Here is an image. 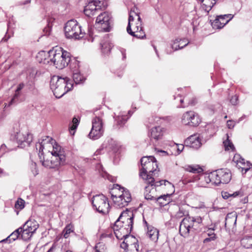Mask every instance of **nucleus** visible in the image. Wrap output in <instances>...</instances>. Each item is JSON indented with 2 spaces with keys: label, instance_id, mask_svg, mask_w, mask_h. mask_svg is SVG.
Masks as SVG:
<instances>
[{
  "label": "nucleus",
  "instance_id": "nucleus-58",
  "mask_svg": "<svg viewBox=\"0 0 252 252\" xmlns=\"http://www.w3.org/2000/svg\"><path fill=\"white\" fill-rule=\"evenodd\" d=\"M158 152H159V153H163V154H164V155H166V154H167L166 152H165V151H162V150H158Z\"/></svg>",
  "mask_w": 252,
  "mask_h": 252
},
{
  "label": "nucleus",
  "instance_id": "nucleus-52",
  "mask_svg": "<svg viewBox=\"0 0 252 252\" xmlns=\"http://www.w3.org/2000/svg\"><path fill=\"white\" fill-rule=\"evenodd\" d=\"M184 148V146L182 144L177 145V150L180 152H181Z\"/></svg>",
  "mask_w": 252,
  "mask_h": 252
},
{
  "label": "nucleus",
  "instance_id": "nucleus-35",
  "mask_svg": "<svg viewBox=\"0 0 252 252\" xmlns=\"http://www.w3.org/2000/svg\"><path fill=\"white\" fill-rule=\"evenodd\" d=\"M21 228H18L16 230H15L13 232H12L7 238L2 240L1 242H5V241H9L10 242L11 240H12V241L16 240V239H17L19 238L20 235H21Z\"/></svg>",
  "mask_w": 252,
  "mask_h": 252
},
{
  "label": "nucleus",
  "instance_id": "nucleus-26",
  "mask_svg": "<svg viewBox=\"0 0 252 252\" xmlns=\"http://www.w3.org/2000/svg\"><path fill=\"white\" fill-rule=\"evenodd\" d=\"M42 164L44 167L49 168H55L60 165H63V163H61L60 161L57 160V158H55L53 157L51 158V159L50 160H44L42 161Z\"/></svg>",
  "mask_w": 252,
  "mask_h": 252
},
{
  "label": "nucleus",
  "instance_id": "nucleus-51",
  "mask_svg": "<svg viewBox=\"0 0 252 252\" xmlns=\"http://www.w3.org/2000/svg\"><path fill=\"white\" fill-rule=\"evenodd\" d=\"M235 124V122L233 121L229 120L227 122V125L229 128H232L234 127Z\"/></svg>",
  "mask_w": 252,
  "mask_h": 252
},
{
  "label": "nucleus",
  "instance_id": "nucleus-46",
  "mask_svg": "<svg viewBox=\"0 0 252 252\" xmlns=\"http://www.w3.org/2000/svg\"><path fill=\"white\" fill-rule=\"evenodd\" d=\"M252 165V164H251L249 161H247V164L245 165V166H241L239 168H241L242 169V171L243 170H245V173H246L251 169V166Z\"/></svg>",
  "mask_w": 252,
  "mask_h": 252
},
{
  "label": "nucleus",
  "instance_id": "nucleus-49",
  "mask_svg": "<svg viewBox=\"0 0 252 252\" xmlns=\"http://www.w3.org/2000/svg\"><path fill=\"white\" fill-rule=\"evenodd\" d=\"M238 97L237 95H234L231 98L230 101L232 105H236L237 103Z\"/></svg>",
  "mask_w": 252,
  "mask_h": 252
},
{
  "label": "nucleus",
  "instance_id": "nucleus-45",
  "mask_svg": "<svg viewBox=\"0 0 252 252\" xmlns=\"http://www.w3.org/2000/svg\"><path fill=\"white\" fill-rule=\"evenodd\" d=\"M72 125L70 126V128L71 130H75L76 129L78 125H79V122L76 117H74L72 119Z\"/></svg>",
  "mask_w": 252,
  "mask_h": 252
},
{
  "label": "nucleus",
  "instance_id": "nucleus-18",
  "mask_svg": "<svg viewBox=\"0 0 252 252\" xmlns=\"http://www.w3.org/2000/svg\"><path fill=\"white\" fill-rule=\"evenodd\" d=\"M102 4V3L100 0H90L85 6L84 10L85 14L88 17L94 15L96 11L100 8Z\"/></svg>",
  "mask_w": 252,
  "mask_h": 252
},
{
  "label": "nucleus",
  "instance_id": "nucleus-11",
  "mask_svg": "<svg viewBox=\"0 0 252 252\" xmlns=\"http://www.w3.org/2000/svg\"><path fill=\"white\" fill-rule=\"evenodd\" d=\"M112 16L107 12L100 14L96 19L95 27L99 31L109 32L112 24Z\"/></svg>",
  "mask_w": 252,
  "mask_h": 252
},
{
  "label": "nucleus",
  "instance_id": "nucleus-36",
  "mask_svg": "<svg viewBox=\"0 0 252 252\" xmlns=\"http://www.w3.org/2000/svg\"><path fill=\"white\" fill-rule=\"evenodd\" d=\"M177 212L174 215V217L177 219H180L183 216L188 215V212L186 211L183 207H179L177 206H175Z\"/></svg>",
  "mask_w": 252,
  "mask_h": 252
},
{
  "label": "nucleus",
  "instance_id": "nucleus-37",
  "mask_svg": "<svg viewBox=\"0 0 252 252\" xmlns=\"http://www.w3.org/2000/svg\"><path fill=\"white\" fill-rule=\"evenodd\" d=\"M155 157L153 156L144 157L141 158L140 162L142 168L145 166L150 162V161L155 160Z\"/></svg>",
  "mask_w": 252,
  "mask_h": 252
},
{
  "label": "nucleus",
  "instance_id": "nucleus-33",
  "mask_svg": "<svg viewBox=\"0 0 252 252\" xmlns=\"http://www.w3.org/2000/svg\"><path fill=\"white\" fill-rule=\"evenodd\" d=\"M186 171L192 173H200L203 172V169L198 165H188L184 167Z\"/></svg>",
  "mask_w": 252,
  "mask_h": 252
},
{
  "label": "nucleus",
  "instance_id": "nucleus-32",
  "mask_svg": "<svg viewBox=\"0 0 252 252\" xmlns=\"http://www.w3.org/2000/svg\"><path fill=\"white\" fill-rule=\"evenodd\" d=\"M100 45L102 51L104 54L109 53L113 46L107 38L106 39H104V40L100 43Z\"/></svg>",
  "mask_w": 252,
  "mask_h": 252
},
{
  "label": "nucleus",
  "instance_id": "nucleus-42",
  "mask_svg": "<svg viewBox=\"0 0 252 252\" xmlns=\"http://www.w3.org/2000/svg\"><path fill=\"white\" fill-rule=\"evenodd\" d=\"M25 207V201L21 198L17 200L15 204V207L17 209L22 210Z\"/></svg>",
  "mask_w": 252,
  "mask_h": 252
},
{
  "label": "nucleus",
  "instance_id": "nucleus-43",
  "mask_svg": "<svg viewBox=\"0 0 252 252\" xmlns=\"http://www.w3.org/2000/svg\"><path fill=\"white\" fill-rule=\"evenodd\" d=\"M73 232V229L71 225L66 226L63 230V237L65 238L68 237L69 234Z\"/></svg>",
  "mask_w": 252,
  "mask_h": 252
},
{
  "label": "nucleus",
  "instance_id": "nucleus-27",
  "mask_svg": "<svg viewBox=\"0 0 252 252\" xmlns=\"http://www.w3.org/2000/svg\"><path fill=\"white\" fill-rule=\"evenodd\" d=\"M186 41L187 40L186 39H181L179 38H177L174 41L173 43L172 44L171 48L174 51H176L178 49H183L189 43V42H186Z\"/></svg>",
  "mask_w": 252,
  "mask_h": 252
},
{
  "label": "nucleus",
  "instance_id": "nucleus-44",
  "mask_svg": "<svg viewBox=\"0 0 252 252\" xmlns=\"http://www.w3.org/2000/svg\"><path fill=\"white\" fill-rule=\"evenodd\" d=\"M160 118L157 116H152L148 118V122L150 124H159Z\"/></svg>",
  "mask_w": 252,
  "mask_h": 252
},
{
  "label": "nucleus",
  "instance_id": "nucleus-56",
  "mask_svg": "<svg viewBox=\"0 0 252 252\" xmlns=\"http://www.w3.org/2000/svg\"><path fill=\"white\" fill-rule=\"evenodd\" d=\"M5 147H6V146L5 145H2L1 146V147L0 148V152L3 151L2 154H3L4 152Z\"/></svg>",
  "mask_w": 252,
  "mask_h": 252
},
{
  "label": "nucleus",
  "instance_id": "nucleus-29",
  "mask_svg": "<svg viewBox=\"0 0 252 252\" xmlns=\"http://www.w3.org/2000/svg\"><path fill=\"white\" fill-rule=\"evenodd\" d=\"M24 86L25 85L23 83L19 84L17 89L15 91V93L13 98L9 102V103L8 104L9 106L12 105L13 104L17 103V102H18V98L20 96V92L24 87Z\"/></svg>",
  "mask_w": 252,
  "mask_h": 252
},
{
  "label": "nucleus",
  "instance_id": "nucleus-5",
  "mask_svg": "<svg viewBox=\"0 0 252 252\" xmlns=\"http://www.w3.org/2000/svg\"><path fill=\"white\" fill-rule=\"evenodd\" d=\"M158 165L156 158L155 160L150 161V162L142 168L140 171V176L144 179L146 180L147 183L151 185V186H160L162 184L165 186L167 184L170 187L174 188L173 185L167 180H161L159 181L155 182L154 178L151 176V173H154L157 171Z\"/></svg>",
  "mask_w": 252,
  "mask_h": 252
},
{
  "label": "nucleus",
  "instance_id": "nucleus-8",
  "mask_svg": "<svg viewBox=\"0 0 252 252\" xmlns=\"http://www.w3.org/2000/svg\"><path fill=\"white\" fill-rule=\"evenodd\" d=\"M65 36L67 38L79 39L85 35V32L81 29V27L77 21H68L64 27Z\"/></svg>",
  "mask_w": 252,
  "mask_h": 252
},
{
  "label": "nucleus",
  "instance_id": "nucleus-60",
  "mask_svg": "<svg viewBox=\"0 0 252 252\" xmlns=\"http://www.w3.org/2000/svg\"><path fill=\"white\" fill-rule=\"evenodd\" d=\"M122 54H123V59H125L126 57L125 53L122 52Z\"/></svg>",
  "mask_w": 252,
  "mask_h": 252
},
{
  "label": "nucleus",
  "instance_id": "nucleus-50",
  "mask_svg": "<svg viewBox=\"0 0 252 252\" xmlns=\"http://www.w3.org/2000/svg\"><path fill=\"white\" fill-rule=\"evenodd\" d=\"M136 12V15H134V18L135 17H137V22L136 23L138 24H140V25H142V20L139 15V13L138 12Z\"/></svg>",
  "mask_w": 252,
  "mask_h": 252
},
{
  "label": "nucleus",
  "instance_id": "nucleus-63",
  "mask_svg": "<svg viewBox=\"0 0 252 252\" xmlns=\"http://www.w3.org/2000/svg\"><path fill=\"white\" fill-rule=\"evenodd\" d=\"M186 106H185V105H182L180 107H183V108H184V107H185Z\"/></svg>",
  "mask_w": 252,
  "mask_h": 252
},
{
  "label": "nucleus",
  "instance_id": "nucleus-7",
  "mask_svg": "<svg viewBox=\"0 0 252 252\" xmlns=\"http://www.w3.org/2000/svg\"><path fill=\"white\" fill-rule=\"evenodd\" d=\"M95 116L92 119V127L88 135L89 138L93 140L98 139L101 137L104 132L103 113L101 111L96 112Z\"/></svg>",
  "mask_w": 252,
  "mask_h": 252
},
{
  "label": "nucleus",
  "instance_id": "nucleus-14",
  "mask_svg": "<svg viewBox=\"0 0 252 252\" xmlns=\"http://www.w3.org/2000/svg\"><path fill=\"white\" fill-rule=\"evenodd\" d=\"M124 241L121 244V248L126 251L125 252H138V241L133 236L123 238Z\"/></svg>",
  "mask_w": 252,
  "mask_h": 252
},
{
  "label": "nucleus",
  "instance_id": "nucleus-4",
  "mask_svg": "<svg viewBox=\"0 0 252 252\" xmlns=\"http://www.w3.org/2000/svg\"><path fill=\"white\" fill-rule=\"evenodd\" d=\"M73 86L72 82L67 77L53 76L51 79L50 88L57 98H61L71 90Z\"/></svg>",
  "mask_w": 252,
  "mask_h": 252
},
{
  "label": "nucleus",
  "instance_id": "nucleus-24",
  "mask_svg": "<svg viewBox=\"0 0 252 252\" xmlns=\"http://www.w3.org/2000/svg\"><path fill=\"white\" fill-rule=\"evenodd\" d=\"M133 113V111L129 110L128 111V116L126 115L124 112H121L120 114L117 116L115 114L114 118L117 124L120 126H123Z\"/></svg>",
  "mask_w": 252,
  "mask_h": 252
},
{
  "label": "nucleus",
  "instance_id": "nucleus-6",
  "mask_svg": "<svg viewBox=\"0 0 252 252\" xmlns=\"http://www.w3.org/2000/svg\"><path fill=\"white\" fill-rule=\"evenodd\" d=\"M51 141H53V139L51 137L46 136V138L43 139L41 142L36 144V150L38 149L39 150L38 154L40 158L41 159V155H43V150L45 148L46 145L47 146H48L49 147H50L51 145H52L53 150L51 152L52 157L57 158V159L60 161L61 163L64 164L65 162L64 151L60 145L56 144L53 145L52 143H50Z\"/></svg>",
  "mask_w": 252,
  "mask_h": 252
},
{
  "label": "nucleus",
  "instance_id": "nucleus-61",
  "mask_svg": "<svg viewBox=\"0 0 252 252\" xmlns=\"http://www.w3.org/2000/svg\"><path fill=\"white\" fill-rule=\"evenodd\" d=\"M154 49H155V51H156V53H157V55L158 56V54L157 50V49H156V48L155 47H154Z\"/></svg>",
  "mask_w": 252,
  "mask_h": 252
},
{
  "label": "nucleus",
  "instance_id": "nucleus-28",
  "mask_svg": "<svg viewBox=\"0 0 252 252\" xmlns=\"http://www.w3.org/2000/svg\"><path fill=\"white\" fill-rule=\"evenodd\" d=\"M237 221V214L235 212H232L228 214L225 218V225L226 226L228 225V226L231 227L232 225H234L236 223Z\"/></svg>",
  "mask_w": 252,
  "mask_h": 252
},
{
  "label": "nucleus",
  "instance_id": "nucleus-38",
  "mask_svg": "<svg viewBox=\"0 0 252 252\" xmlns=\"http://www.w3.org/2000/svg\"><path fill=\"white\" fill-rule=\"evenodd\" d=\"M252 237L244 238L241 241V245L247 249H250L252 247V244L250 242L252 241Z\"/></svg>",
  "mask_w": 252,
  "mask_h": 252
},
{
  "label": "nucleus",
  "instance_id": "nucleus-2",
  "mask_svg": "<svg viewBox=\"0 0 252 252\" xmlns=\"http://www.w3.org/2000/svg\"><path fill=\"white\" fill-rule=\"evenodd\" d=\"M203 226L202 218L188 216L181 221L179 232L181 236L186 238L200 232Z\"/></svg>",
  "mask_w": 252,
  "mask_h": 252
},
{
  "label": "nucleus",
  "instance_id": "nucleus-17",
  "mask_svg": "<svg viewBox=\"0 0 252 252\" xmlns=\"http://www.w3.org/2000/svg\"><path fill=\"white\" fill-rule=\"evenodd\" d=\"M21 228V237L24 241H27L32 237L37 229L36 225H32L31 221H27Z\"/></svg>",
  "mask_w": 252,
  "mask_h": 252
},
{
  "label": "nucleus",
  "instance_id": "nucleus-41",
  "mask_svg": "<svg viewBox=\"0 0 252 252\" xmlns=\"http://www.w3.org/2000/svg\"><path fill=\"white\" fill-rule=\"evenodd\" d=\"M239 157V155L235 156L234 158V160H235V162H236V164L237 165V166L239 168L241 166H245V165L247 164V161L245 162V159L240 157L239 159H237V158Z\"/></svg>",
  "mask_w": 252,
  "mask_h": 252
},
{
  "label": "nucleus",
  "instance_id": "nucleus-22",
  "mask_svg": "<svg viewBox=\"0 0 252 252\" xmlns=\"http://www.w3.org/2000/svg\"><path fill=\"white\" fill-rule=\"evenodd\" d=\"M214 175L213 172H212L209 174H202L200 175L199 178V180H200V186L206 187V186L210 183L215 185Z\"/></svg>",
  "mask_w": 252,
  "mask_h": 252
},
{
  "label": "nucleus",
  "instance_id": "nucleus-13",
  "mask_svg": "<svg viewBox=\"0 0 252 252\" xmlns=\"http://www.w3.org/2000/svg\"><path fill=\"white\" fill-rule=\"evenodd\" d=\"M215 185L227 184L231 179V173L227 169H220L213 171Z\"/></svg>",
  "mask_w": 252,
  "mask_h": 252
},
{
  "label": "nucleus",
  "instance_id": "nucleus-9",
  "mask_svg": "<svg viewBox=\"0 0 252 252\" xmlns=\"http://www.w3.org/2000/svg\"><path fill=\"white\" fill-rule=\"evenodd\" d=\"M119 189L121 194L119 195H111V198L113 201L115 206L121 208L127 206L131 200V196L129 191L124 188H121L118 185Z\"/></svg>",
  "mask_w": 252,
  "mask_h": 252
},
{
  "label": "nucleus",
  "instance_id": "nucleus-16",
  "mask_svg": "<svg viewBox=\"0 0 252 252\" xmlns=\"http://www.w3.org/2000/svg\"><path fill=\"white\" fill-rule=\"evenodd\" d=\"M200 119L193 111H188L185 113L182 117V123L185 125L195 126L200 123Z\"/></svg>",
  "mask_w": 252,
  "mask_h": 252
},
{
  "label": "nucleus",
  "instance_id": "nucleus-20",
  "mask_svg": "<svg viewBox=\"0 0 252 252\" xmlns=\"http://www.w3.org/2000/svg\"><path fill=\"white\" fill-rule=\"evenodd\" d=\"M163 128L159 126H155L152 128L149 133L151 141L154 145L159 140H160L163 136Z\"/></svg>",
  "mask_w": 252,
  "mask_h": 252
},
{
  "label": "nucleus",
  "instance_id": "nucleus-47",
  "mask_svg": "<svg viewBox=\"0 0 252 252\" xmlns=\"http://www.w3.org/2000/svg\"><path fill=\"white\" fill-rule=\"evenodd\" d=\"M31 170L34 176H36L38 174V171L36 168V164L35 162H32L31 164Z\"/></svg>",
  "mask_w": 252,
  "mask_h": 252
},
{
  "label": "nucleus",
  "instance_id": "nucleus-53",
  "mask_svg": "<svg viewBox=\"0 0 252 252\" xmlns=\"http://www.w3.org/2000/svg\"><path fill=\"white\" fill-rule=\"evenodd\" d=\"M175 99L177 100H179L181 104H182L184 102V98L181 97V96H177L175 97Z\"/></svg>",
  "mask_w": 252,
  "mask_h": 252
},
{
  "label": "nucleus",
  "instance_id": "nucleus-40",
  "mask_svg": "<svg viewBox=\"0 0 252 252\" xmlns=\"http://www.w3.org/2000/svg\"><path fill=\"white\" fill-rule=\"evenodd\" d=\"M226 140L223 141V145L225 148V150L227 151L231 150L233 151L234 149V146L232 143L229 140V137L228 134H226Z\"/></svg>",
  "mask_w": 252,
  "mask_h": 252
},
{
  "label": "nucleus",
  "instance_id": "nucleus-59",
  "mask_svg": "<svg viewBox=\"0 0 252 252\" xmlns=\"http://www.w3.org/2000/svg\"><path fill=\"white\" fill-rule=\"evenodd\" d=\"M3 174V170L2 169L0 168V176H1Z\"/></svg>",
  "mask_w": 252,
  "mask_h": 252
},
{
  "label": "nucleus",
  "instance_id": "nucleus-1",
  "mask_svg": "<svg viewBox=\"0 0 252 252\" xmlns=\"http://www.w3.org/2000/svg\"><path fill=\"white\" fill-rule=\"evenodd\" d=\"M134 215L132 211L126 209L121 213L119 217L115 221L113 230L118 239H123L131 236L130 234L133 228Z\"/></svg>",
  "mask_w": 252,
  "mask_h": 252
},
{
  "label": "nucleus",
  "instance_id": "nucleus-34",
  "mask_svg": "<svg viewBox=\"0 0 252 252\" xmlns=\"http://www.w3.org/2000/svg\"><path fill=\"white\" fill-rule=\"evenodd\" d=\"M203 2V8L205 10L209 12L213 6L216 4V0H199Z\"/></svg>",
  "mask_w": 252,
  "mask_h": 252
},
{
  "label": "nucleus",
  "instance_id": "nucleus-21",
  "mask_svg": "<svg viewBox=\"0 0 252 252\" xmlns=\"http://www.w3.org/2000/svg\"><path fill=\"white\" fill-rule=\"evenodd\" d=\"M185 143L186 147H189L194 149H198L202 145L201 139L197 134L189 137L185 140Z\"/></svg>",
  "mask_w": 252,
  "mask_h": 252
},
{
  "label": "nucleus",
  "instance_id": "nucleus-12",
  "mask_svg": "<svg viewBox=\"0 0 252 252\" xmlns=\"http://www.w3.org/2000/svg\"><path fill=\"white\" fill-rule=\"evenodd\" d=\"M93 207L99 213L106 214L108 213L110 205L108 199L103 194H98L94 196L92 199Z\"/></svg>",
  "mask_w": 252,
  "mask_h": 252
},
{
  "label": "nucleus",
  "instance_id": "nucleus-39",
  "mask_svg": "<svg viewBox=\"0 0 252 252\" xmlns=\"http://www.w3.org/2000/svg\"><path fill=\"white\" fill-rule=\"evenodd\" d=\"M240 191H236L232 193H229L226 191H222L221 192L222 197L224 199H228L229 197H235L240 194Z\"/></svg>",
  "mask_w": 252,
  "mask_h": 252
},
{
  "label": "nucleus",
  "instance_id": "nucleus-3",
  "mask_svg": "<svg viewBox=\"0 0 252 252\" xmlns=\"http://www.w3.org/2000/svg\"><path fill=\"white\" fill-rule=\"evenodd\" d=\"M38 56H48L50 62L59 69L65 68L70 62V54L61 47L53 48L47 53L41 51L38 53Z\"/></svg>",
  "mask_w": 252,
  "mask_h": 252
},
{
  "label": "nucleus",
  "instance_id": "nucleus-19",
  "mask_svg": "<svg viewBox=\"0 0 252 252\" xmlns=\"http://www.w3.org/2000/svg\"><path fill=\"white\" fill-rule=\"evenodd\" d=\"M233 17L230 14L220 15L212 23L213 28L221 29L223 28Z\"/></svg>",
  "mask_w": 252,
  "mask_h": 252
},
{
  "label": "nucleus",
  "instance_id": "nucleus-25",
  "mask_svg": "<svg viewBox=\"0 0 252 252\" xmlns=\"http://www.w3.org/2000/svg\"><path fill=\"white\" fill-rule=\"evenodd\" d=\"M145 223L147 226V236L153 241L157 242L158 238V230L152 226H148L147 222L145 221Z\"/></svg>",
  "mask_w": 252,
  "mask_h": 252
},
{
  "label": "nucleus",
  "instance_id": "nucleus-23",
  "mask_svg": "<svg viewBox=\"0 0 252 252\" xmlns=\"http://www.w3.org/2000/svg\"><path fill=\"white\" fill-rule=\"evenodd\" d=\"M75 64L77 65V68L75 67V68L74 69L72 65L71 67L73 72V80L76 84L83 83L86 79L82 74H81L80 71L78 69L79 63L77 61H75Z\"/></svg>",
  "mask_w": 252,
  "mask_h": 252
},
{
  "label": "nucleus",
  "instance_id": "nucleus-10",
  "mask_svg": "<svg viewBox=\"0 0 252 252\" xmlns=\"http://www.w3.org/2000/svg\"><path fill=\"white\" fill-rule=\"evenodd\" d=\"M134 15H136L134 10H131L129 12L128 25L126 31L128 34L138 38L144 39L146 37V34L143 31V27L137 23L133 26L132 30L131 27V22L134 21Z\"/></svg>",
  "mask_w": 252,
  "mask_h": 252
},
{
  "label": "nucleus",
  "instance_id": "nucleus-57",
  "mask_svg": "<svg viewBox=\"0 0 252 252\" xmlns=\"http://www.w3.org/2000/svg\"><path fill=\"white\" fill-rule=\"evenodd\" d=\"M31 2V0H25L23 2H20V4H23V5H25V4H27L28 3H29Z\"/></svg>",
  "mask_w": 252,
  "mask_h": 252
},
{
  "label": "nucleus",
  "instance_id": "nucleus-30",
  "mask_svg": "<svg viewBox=\"0 0 252 252\" xmlns=\"http://www.w3.org/2000/svg\"><path fill=\"white\" fill-rule=\"evenodd\" d=\"M170 202V194H166L157 197L156 203L162 207L168 204Z\"/></svg>",
  "mask_w": 252,
  "mask_h": 252
},
{
  "label": "nucleus",
  "instance_id": "nucleus-64",
  "mask_svg": "<svg viewBox=\"0 0 252 252\" xmlns=\"http://www.w3.org/2000/svg\"><path fill=\"white\" fill-rule=\"evenodd\" d=\"M46 58H45V59H44V60L43 61L44 63H45V61H46Z\"/></svg>",
  "mask_w": 252,
  "mask_h": 252
},
{
  "label": "nucleus",
  "instance_id": "nucleus-54",
  "mask_svg": "<svg viewBox=\"0 0 252 252\" xmlns=\"http://www.w3.org/2000/svg\"><path fill=\"white\" fill-rule=\"evenodd\" d=\"M195 103H196V100H195V99L193 98V99H192V100L191 101H189L188 104L190 105H195Z\"/></svg>",
  "mask_w": 252,
  "mask_h": 252
},
{
  "label": "nucleus",
  "instance_id": "nucleus-15",
  "mask_svg": "<svg viewBox=\"0 0 252 252\" xmlns=\"http://www.w3.org/2000/svg\"><path fill=\"white\" fill-rule=\"evenodd\" d=\"M15 138L18 144V147L24 148L29 146L32 141V135L28 132L19 131L15 135Z\"/></svg>",
  "mask_w": 252,
  "mask_h": 252
},
{
  "label": "nucleus",
  "instance_id": "nucleus-62",
  "mask_svg": "<svg viewBox=\"0 0 252 252\" xmlns=\"http://www.w3.org/2000/svg\"><path fill=\"white\" fill-rule=\"evenodd\" d=\"M65 252H72L71 250H68L65 251Z\"/></svg>",
  "mask_w": 252,
  "mask_h": 252
},
{
  "label": "nucleus",
  "instance_id": "nucleus-48",
  "mask_svg": "<svg viewBox=\"0 0 252 252\" xmlns=\"http://www.w3.org/2000/svg\"><path fill=\"white\" fill-rule=\"evenodd\" d=\"M145 198L147 200H153L156 203L157 197L153 196L149 193L145 194Z\"/></svg>",
  "mask_w": 252,
  "mask_h": 252
},
{
  "label": "nucleus",
  "instance_id": "nucleus-31",
  "mask_svg": "<svg viewBox=\"0 0 252 252\" xmlns=\"http://www.w3.org/2000/svg\"><path fill=\"white\" fill-rule=\"evenodd\" d=\"M215 230V227L208 228L205 231L208 237L204 239L203 242L204 243L215 241L217 237L216 234L214 232Z\"/></svg>",
  "mask_w": 252,
  "mask_h": 252
},
{
  "label": "nucleus",
  "instance_id": "nucleus-55",
  "mask_svg": "<svg viewBox=\"0 0 252 252\" xmlns=\"http://www.w3.org/2000/svg\"><path fill=\"white\" fill-rule=\"evenodd\" d=\"M56 246L54 245H53L52 247L49 249V250L47 252H54V250L55 249Z\"/></svg>",
  "mask_w": 252,
  "mask_h": 252
}]
</instances>
